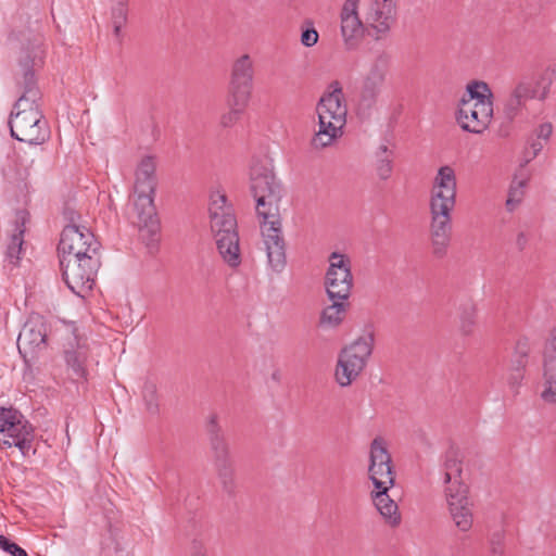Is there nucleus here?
Wrapping results in <instances>:
<instances>
[{
    "label": "nucleus",
    "instance_id": "0eeeda50",
    "mask_svg": "<svg viewBox=\"0 0 556 556\" xmlns=\"http://www.w3.org/2000/svg\"><path fill=\"white\" fill-rule=\"evenodd\" d=\"M34 428L27 419L12 407L0 408V448L17 447L23 456L33 448Z\"/></svg>",
    "mask_w": 556,
    "mask_h": 556
},
{
    "label": "nucleus",
    "instance_id": "c9c22d12",
    "mask_svg": "<svg viewBox=\"0 0 556 556\" xmlns=\"http://www.w3.org/2000/svg\"><path fill=\"white\" fill-rule=\"evenodd\" d=\"M388 153V147L384 144L380 146L377 152L378 161L376 169L377 175L382 180H387L388 178H390L393 169L392 160L390 159V155Z\"/></svg>",
    "mask_w": 556,
    "mask_h": 556
},
{
    "label": "nucleus",
    "instance_id": "ea45409f",
    "mask_svg": "<svg viewBox=\"0 0 556 556\" xmlns=\"http://www.w3.org/2000/svg\"><path fill=\"white\" fill-rule=\"evenodd\" d=\"M117 4L112 9V24H126L127 0H116Z\"/></svg>",
    "mask_w": 556,
    "mask_h": 556
},
{
    "label": "nucleus",
    "instance_id": "c85d7f7f",
    "mask_svg": "<svg viewBox=\"0 0 556 556\" xmlns=\"http://www.w3.org/2000/svg\"><path fill=\"white\" fill-rule=\"evenodd\" d=\"M457 191H430V212L452 213L456 205Z\"/></svg>",
    "mask_w": 556,
    "mask_h": 556
},
{
    "label": "nucleus",
    "instance_id": "864d4df0",
    "mask_svg": "<svg viewBox=\"0 0 556 556\" xmlns=\"http://www.w3.org/2000/svg\"><path fill=\"white\" fill-rule=\"evenodd\" d=\"M271 380H274L275 382L279 383L280 380H281V372L279 369H276L273 371L271 374Z\"/></svg>",
    "mask_w": 556,
    "mask_h": 556
},
{
    "label": "nucleus",
    "instance_id": "bb28decb",
    "mask_svg": "<svg viewBox=\"0 0 556 556\" xmlns=\"http://www.w3.org/2000/svg\"><path fill=\"white\" fill-rule=\"evenodd\" d=\"M65 361L68 370H71L70 377L73 381L86 379L87 353L85 351L80 349L65 351Z\"/></svg>",
    "mask_w": 556,
    "mask_h": 556
},
{
    "label": "nucleus",
    "instance_id": "4c0bfd02",
    "mask_svg": "<svg viewBox=\"0 0 556 556\" xmlns=\"http://www.w3.org/2000/svg\"><path fill=\"white\" fill-rule=\"evenodd\" d=\"M142 396L147 410L152 415H156L159 413L156 386L152 382H147L142 389Z\"/></svg>",
    "mask_w": 556,
    "mask_h": 556
},
{
    "label": "nucleus",
    "instance_id": "a211bd4d",
    "mask_svg": "<svg viewBox=\"0 0 556 556\" xmlns=\"http://www.w3.org/2000/svg\"><path fill=\"white\" fill-rule=\"evenodd\" d=\"M529 89L532 99L545 101L551 92L552 85L556 81V64H547L536 73L533 80L529 77H521Z\"/></svg>",
    "mask_w": 556,
    "mask_h": 556
},
{
    "label": "nucleus",
    "instance_id": "a18cd8bd",
    "mask_svg": "<svg viewBox=\"0 0 556 556\" xmlns=\"http://www.w3.org/2000/svg\"><path fill=\"white\" fill-rule=\"evenodd\" d=\"M525 377V370L508 367L507 382L511 389H517Z\"/></svg>",
    "mask_w": 556,
    "mask_h": 556
},
{
    "label": "nucleus",
    "instance_id": "dca6fc26",
    "mask_svg": "<svg viewBox=\"0 0 556 556\" xmlns=\"http://www.w3.org/2000/svg\"><path fill=\"white\" fill-rule=\"evenodd\" d=\"M358 0H346L341 10V34L348 49H353L363 35L364 24L357 13Z\"/></svg>",
    "mask_w": 556,
    "mask_h": 556
},
{
    "label": "nucleus",
    "instance_id": "7c9ffc66",
    "mask_svg": "<svg viewBox=\"0 0 556 556\" xmlns=\"http://www.w3.org/2000/svg\"><path fill=\"white\" fill-rule=\"evenodd\" d=\"M466 91L462 100H469L470 103L493 101V92L485 81L472 80L467 85Z\"/></svg>",
    "mask_w": 556,
    "mask_h": 556
},
{
    "label": "nucleus",
    "instance_id": "39448f33",
    "mask_svg": "<svg viewBox=\"0 0 556 556\" xmlns=\"http://www.w3.org/2000/svg\"><path fill=\"white\" fill-rule=\"evenodd\" d=\"M318 131L312 138L311 144L315 149H324L342 136L346 123V105L343 103V91L340 81L333 80L329 85V92L324 94L317 103Z\"/></svg>",
    "mask_w": 556,
    "mask_h": 556
},
{
    "label": "nucleus",
    "instance_id": "9d476101",
    "mask_svg": "<svg viewBox=\"0 0 556 556\" xmlns=\"http://www.w3.org/2000/svg\"><path fill=\"white\" fill-rule=\"evenodd\" d=\"M100 242L86 226L65 225L59 243L61 260L99 255Z\"/></svg>",
    "mask_w": 556,
    "mask_h": 556
},
{
    "label": "nucleus",
    "instance_id": "20e7f679",
    "mask_svg": "<svg viewBox=\"0 0 556 556\" xmlns=\"http://www.w3.org/2000/svg\"><path fill=\"white\" fill-rule=\"evenodd\" d=\"M226 202L225 194L216 192L211 195L210 224L222 258L236 268L241 264L238 224L232 208Z\"/></svg>",
    "mask_w": 556,
    "mask_h": 556
},
{
    "label": "nucleus",
    "instance_id": "423d86ee",
    "mask_svg": "<svg viewBox=\"0 0 556 556\" xmlns=\"http://www.w3.org/2000/svg\"><path fill=\"white\" fill-rule=\"evenodd\" d=\"M210 447L213 453V464L220 480L224 492L232 496L236 493L235 469L230 448L224 431L218 424V416L211 414L205 424Z\"/></svg>",
    "mask_w": 556,
    "mask_h": 556
},
{
    "label": "nucleus",
    "instance_id": "b1692460",
    "mask_svg": "<svg viewBox=\"0 0 556 556\" xmlns=\"http://www.w3.org/2000/svg\"><path fill=\"white\" fill-rule=\"evenodd\" d=\"M29 215L26 211H18L16 213L14 229L10 237V242L7 248V257L12 264H17L22 248L24 244V232L26 230V223Z\"/></svg>",
    "mask_w": 556,
    "mask_h": 556
},
{
    "label": "nucleus",
    "instance_id": "f03ea898",
    "mask_svg": "<svg viewBox=\"0 0 556 556\" xmlns=\"http://www.w3.org/2000/svg\"><path fill=\"white\" fill-rule=\"evenodd\" d=\"M250 191L256 203L255 210L261 220L268 265L274 271L280 273L287 264L279 207L282 186L267 162L252 163Z\"/></svg>",
    "mask_w": 556,
    "mask_h": 556
},
{
    "label": "nucleus",
    "instance_id": "79ce46f5",
    "mask_svg": "<svg viewBox=\"0 0 556 556\" xmlns=\"http://www.w3.org/2000/svg\"><path fill=\"white\" fill-rule=\"evenodd\" d=\"M504 540L505 535L503 531H496L491 535L490 539V549L492 556H503L504 555Z\"/></svg>",
    "mask_w": 556,
    "mask_h": 556
},
{
    "label": "nucleus",
    "instance_id": "ddd939ff",
    "mask_svg": "<svg viewBox=\"0 0 556 556\" xmlns=\"http://www.w3.org/2000/svg\"><path fill=\"white\" fill-rule=\"evenodd\" d=\"M253 63L248 54L240 56L232 65L228 96H233L235 103L250 101L253 89Z\"/></svg>",
    "mask_w": 556,
    "mask_h": 556
},
{
    "label": "nucleus",
    "instance_id": "e433bc0d",
    "mask_svg": "<svg viewBox=\"0 0 556 556\" xmlns=\"http://www.w3.org/2000/svg\"><path fill=\"white\" fill-rule=\"evenodd\" d=\"M389 59L386 54L378 55L372 62L370 70L365 78L376 80L378 84H383L388 70Z\"/></svg>",
    "mask_w": 556,
    "mask_h": 556
},
{
    "label": "nucleus",
    "instance_id": "2f4dec72",
    "mask_svg": "<svg viewBox=\"0 0 556 556\" xmlns=\"http://www.w3.org/2000/svg\"><path fill=\"white\" fill-rule=\"evenodd\" d=\"M250 101H244L243 104L235 103L233 96L227 97L228 111L222 114L219 125L223 128H230L235 126L240 119L242 113L248 106Z\"/></svg>",
    "mask_w": 556,
    "mask_h": 556
},
{
    "label": "nucleus",
    "instance_id": "cd10ccee",
    "mask_svg": "<svg viewBox=\"0 0 556 556\" xmlns=\"http://www.w3.org/2000/svg\"><path fill=\"white\" fill-rule=\"evenodd\" d=\"M382 85L376 80L364 78L357 103L359 111L367 112L375 106Z\"/></svg>",
    "mask_w": 556,
    "mask_h": 556
},
{
    "label": "nucleus",
    "instance_id": "f8f14e48",
    "mask_svg": "<svg viewBox=\"0 0 556 556\" xmlns=\"http://www.w3.org/2000/svg\"><path fill=\"white\" fill-rule=\"evenodd\" d=\"M450 516L458 530L467 532L473 523L472 503L469 500V486L456 485L444 489Z\"/></svg>",
    "mask_w": 556,
    "mask_h": 556
},
{
    "label": "nucleus",
    "instance_id": "f257e3e1",
    "mask_svg": "<svg viewBox=\"0 0 556 556\" xmlns=\"http://www.w3.org/2000/svg\"><path fill=\"white\" fill-rule=\"evenodd\" d=\"M10 39L21 42V55L14 74L20 98L10 115L11 136L33 146L43 144L50 138L48 122L39 110L41 92L36 72L42 67L45 51L41 36L31 30H12Z\"/></svg>",
    "mask_w": 556,
    "mask_h": 556
},
{
    "label": "nucleus",
    "instance_id": "09e8293b",
    "mask_svg": "<svg viewBox=\"0 0 556 556\" xmlns=\"http://www.w3.org/2000/svg\"><path fill=\"white\" fill-rule=\"evenodd\" d=\"M192 556H207L206 548L201 542L193 541Z\"/></svg>",
    "mask_w": 556,
    "mask_h": 556
},
{
    "label": "nucleus",
    "instance_id": "1a4fd4ad",
    "mask_svg": "<svg viewBox=\"0 0 556 556\" xmlns=\"http://www.w3.org/2000/svg\"><path fill=\"white\" fill-rule=\"evenodd\" d=\"M328 262L325 287L329 300H349L354 282L350 257L339 252H332Z\"/></svg>",
    "mask_w": 556,
    "mask_h": 556
},
{
    "label": "nucleus",
    "instance_id": "49530a36",
    "mask_svg": "<svg viewBox=\"0 0 556 556\" xmlns=\"http://www.w3.org/2000/svg\"><path fill=\"white\" fill-rule=\"evenodd\" d=\"M64 218L67 222L66 225L81 226L80 225V214L76 212L74 208L66 206L63 212Z\"/></svg>",
    "mask_w": 556,
    "mask_h": 556
},
{
    "label": "nucleus",
    "instance_id": "6ab92c4d",
    "mask_svg": "<svg viewBox=\"0 0 556 556\" xmlns=\"http://www.w3.org/2000/svg\"><path fill=\"white\" fill-rule=\"evenodd\" d=\"M47 340V327L41 320H28L22 328L17 338L20 353L34 352L45 346Z\"/></svg>",
    "mask_w": 556,
    "mask_h": 556
},
{
    "label": "nucleus",
    "instance_id": "aec40b11",
    "mask_svg": "<svg viewBox=\"0 0 556 556\" xmlns=\"http://www.w3.org/2000/svg\"><path fill=\"white\" fill-rule=\"evenodd\" d=\"M372 342V336L361 337L350 346L343 349L339 355V358L343 359L348 364H351L352 367L362 372L366 366L368 357L371 355Z\"/></svg>",
    "mask_w": 556,
    "mask_h": 556
},
{
    "label": "nucleus",
    "instance_id": "3c124183",
    "mask_svg": "<svg viewBox=\"0 0 556 556\" xmlns=\"http://www.w3.org/2000/svg\"><path fill=\"white\" fill-rule=\"evenodd\" d=\"M531 149H532L531 157H535L538 155V153L543 149V146L539 140H536L531 143Z\"/></svg>",
    "mask_w": 556,
    "mask_h": 556
},
{
    "label": "nucleus",
    "instance_id": "473e14b6",
    "mask_svg": "<svg viewBox=\"0 0 556 556\" xmlns=\"http://www.w3.org/2000/svg\"><path fill=\"white\" fill-rule=\"evenodd\" d=\"M477 308L471 301H467L459 307V328L463 334L469 336L476 326Z\"/></svg>",
    "mask_w": 556,
    "mask_h": 556
},
{
    "label": "nucleus",
    "instance_id": "5fc2aeb1",
    "mask_svg": "<svg viewBox=\"0 0 556 556\" xmlns=\"http://www.w3.org/2000/svg\"><path fill=\"white\" fill-rule=\"evenodd\" d=\"M125 24H113V31H114V35L119 38L121 37V30H122V27L124 26Z\"/></svg>",
    "mask_w": 556,
    "mask_h": 556
},
{
    "label": "nucleus",
    "instance_id": "a878e982",
    "mask_svg": "<svg viewBox=\"0 0 556 556\" xmlns=\"http://www.w3.org/2000/svg\"><path fill=\"white\" fill-rule=\"evenodd\" d=\"M332 304L326 306L321 314L319 324L323 327L336 328L345 318L348 308L350 306L348 300H330Z\"/></svg>",
    "mask_w": 556,
    "mask_h": 556
},
{
    "label": "nucleus",
    "instance_id": "4be33fe9",
    "mask_svg": "<svg viewBox=\"0 0 556 556\" xmlns=\"http://www.w3.org/2000/svg\"><path fill=\"white\" fill-rule=\"evenodd\" d=\"M457 122L465 131L473 134L483 132L491 123L490 119L482 122L480 113L471 108L469 100H460Z\"/></svg>",
    "mask_w": 556,
    "mask_h": 556
},
{
    "label": "nucleus",
    "instance_id": "4468645a",
    "mask_svg": "<svg viewBox=\"0 0 556 556\" xmlns=\"http://www.w3.org/2000/svg\"><path fill=\"white\" fill-rule=\"evenodd\" d=\"M396 7L393 0H370L365 24L370 36L381 39L395 21Z\"/></svg>",
    "mask_w": 556,
    "mask_h": 556
},
{
    "label": "nucleus",
    "instance_id": "5701e85b",
    "mask_svg": "<svg viewBox=\"0 0 556 556\" xmlns=\"http://www.w3.org/2000/svg\"><path fill=\"white\" fill-rule=\"evenodd\" d=\"M529 92L527 85L519 79L503 103V112L508 121L516 118L526 106L527 100L532 99Z\"/></svg>",
    "mask_w": 556,
    "mask_h": 556
},
{
    "label": "nucleus",
    "instance_id": "8fccbe9b",
    "mask_svg": "<svg viewBox=\"0 0 556 556\" xmlns=\"http://www.w3.org/2000/svg\"><path fill=\"white\" fill-rule=\"evenodd\" d=\"M527 237L523 232H520L518 236H517V240H516V244L518 247L519 250H523L527 245Z\"/></svg>",
    "mask_w": 556,
    "mask_h": 556
},
{
    "label": "nucleus",
    "instance_id": "c756f323",
    "mask_svg": "<svg viewBox=\"0 0 556 556\" xmlns=\"http://www.w3.org/2000/svg\"><path fill=\"white\" fill-rule=\"evenodd\" d=\"M431 190L457 191L455 170L448 165L441 166L433 178Z\"/></svg>",
    "mask_w": 556,
    "mask_h": 556
},
{
    "label": "nucleus",
    "instance_id": "7ed1b4c3",
    "mask_svg": "<svg viewBox=\"0 0 556 556\" xmlns=\"http://www.w3.org/2000/svg\"><path fill=\"white\" fill-rule=\"evenodd\" d=\"M155 163L153 157L146 156L136 172L134 185L132 223L138 227L142 238L153 240L160 230V223L154 205Z\"/></svg>",
    "mask_w": 556,
    "mask_h": 556
},
{
    "label": "nucleus",
    "instance_id": "58836bf2",
    "mask_svg": "<svg viewBox=\"0 0 556 556\" xmlns=\"http://www.w3.org/2000/svg\"><path fill=\"white\" fill-rule=\"evenodd\" d=\"M526 185V180H516L514 179L509 192L508 198L506 200V207L508 211H514L516 206L521 202L523 197V188Z\"/></svg>",
    "mask_w": 556,
    "mask_h": 556
},
{
    "label": "nucleus",
    "instance_id": "2eb2a0df",
    "mask_svg": "<svg viewBox=\"0 0 556 556\" xmlns=\"http://www.w3.org/2000/svg\"><path fill=\"white\" fill-rule=\"evenodd\" d=\"M430 242L435 258H443L452 240V213L430 212Z\"/></svg>",
    "mask_w": 556,
    "mask_h": 556
},
{
    "label": "nucleus",
    "instance_id": "c03bdc74",
    "mask_svg": "<svg viewBox=\"0 0 556 556\" xmlns=\"http://www.w3.org/2000/svg\"><path fill=\"white\" fill-rule=\"evenodd\" d=\"M471 108L480 113V118L482 122L490 119L493 117V101L485 102H475L471 103Z\"/></svg>",
    "mask_w": 556,
    "mask_h": 556
},
{
    "label": "nucleus",
    "instance_id": "393cba45",
    "mask_svg": "<svg viewBox=\"0 0 556 556\" xmlns=\"http://www.w3.org/2000/svg\"><path fill=\"white\" fill-rule=\"evenodd\" d=\"M445 489L456 488V485H467L463 481V462L458 451L451 448L445 455L443 464Z\"/></svg>",
    "mask_w": 556,
    "mask_h": 556
},
{
    "label": "nucleus",
    "instance_id": "f3484780",
    "mask_svg": "<svg viewBox=\"0 0 556 556\" xmlns=\"http://www.w3.org/2000/svg\"><path fill=\"white\" fill-rule=\"evenodd\" d=\"M543 391L546 403H556V336L546 344L543 364Z\"/></svg>",
    "mask_w": 556,
    "mask_h": 556
},
{
    "label": "nucleus",
    "instance_id": "a19ab883",
    "mask_svg": "<svg viewBox=\"0 0 556 556\" xmlns=\"http://www.w3.org/2000/svg\"><path fill=\"white\" fill-rule=\"evenodd\" d=\"M306 24L308 27L302 30L301 43L304 47L311 48L318 42L319 35L315 27H313L312 22H306Z\"/></svg>",
    "mask_w": 556,
    "mask_h": 556
},
{
    "label": "nucleus",
    "instance_id": "37998d69",
    "mask_svg": "<svg viewBox=\"0 0 556 556\" xmlns=\"http://www.w3.org/2000/svg\"><path fill=\"white\" fill-rule=\"evenodd\" d=\"M0 548L12 556H28L26 551L16 543L11 542L7 536L0 535Z\"/></svg>",
    "mask_w": 556,
    "mask_h": 556
},
{
    "label": "nucleus",
    "instance_id": "72a5a7b5",
    "mask_svg": "<svg viewBox=\"0 0 556 556\" xmlns=\"http://www.w3.org/2000/svg\"><path fill=\"white\" fill-rule=\"evenodd\" d=\"M530 353V345L527 339L517 341L510 357L509 367L526 370Z\"/></svg>",
    "mask_w": 556,
    "mask_h": 556
},
{
    "label": "nucleus",
    "instance_id": "de8ad7c7",
    "mask_svg": "<svg viewBox=\"0 0 556 556\" xmlns=\"http://www.w3.org/2000/svg\"><path fill=\"white\" fill-rule=\"evenodd\" d=\"M552 131L553 127L549 123L542 124L538 129V138L547 140L551 137Z\"/></svg>",
    "mask_w": 556,
    "mask_h": 556
},
{
    "label": "nucleus",
    "instance_id": "f704fd0d",
    "mask_svg": "<svg viewBox=\"0 0 556 556\" xmlns=\"http://www.w3.org/2000/svg\"><path fill=\"white\" fill-rule=\"evenodd\" d=\"M361 371L352 367L351 364L345 363L339 358L336 368V380L341 387L350 386L358 376Z\"/></svg>",
    "mask_w": 556,
    "mask_h": 556
},
{
    "label": "nucleus",
    "instance_id": "603ef678",
    "mask_svg": "<svg viewBox=\"0 0 556 556\" xmlns=\"http://www.w3.org/2000/svg\"><path fill=\"white\" fill-rule=\"evenodd\" d=\"M20 164L24 168H28V167H30L34 164V159H30V160L20 159Z\"/></svg>",
    "mask_w": 556,
    "mask_h": 556
},
{
    "label": "nucleus",
    "instance_id": "412c9836",
    "mask_svg": "<svg viewBox=\"0 0 556 556\" xmlns=\"http://www.w3.org/2000/svg\"><path fill=\"white\" fill-rule=\"evenodd\" d=\"M390 489H375L371 491V498L386 523L391 528H396L400 526L402 518L397 504L388 493Z\"/></svg>",
    "mask_w": 556,
    "mask_h": 556
},
{
    "label": "nucleus",
    "instance_id": "6e6552de",
    "mask_svg": "<svg viewBox=\"0 0 556 556\" xmlns=\"http://www.w3.org/2000/svg\"><path fill=\"white\" fill-rule=\"evenodd\" d=\"M62 276L71 291L79 296L92 290L94 278L101 266L100 255L64 257L60 260Z\"/></svg>",
    "mask_w": 556,
    "mask_h": 556
},
{
    "label": "nucleus",
    "instance_id": "9b49d317",
    "mask_svg": "<svg viewBox=\"0 0 556 556\" xmlns=\"http://www.w3.org/2000/svg\"><path fill=\"white\" fill-rule=\"evenodd\" d=\"M368 477L375 489L392 488L395 482L392 457L381 437L375 438L370 443Z\"/></svg>",
    "mask_w": 556,
    "mask_h": 556
}]
</instances>
